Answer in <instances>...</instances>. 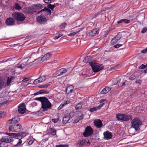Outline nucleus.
Wrapping results in <instances>:
<instances>
[{
	"label": "nucleus",
	"instance_id": "1",
	"mask_svg": "<svg viewBox=\"0 0 147 147\" xmlns=\"http://www.w3.org/2000/svg\"><path fill=\"white\" fill-rule=\"evenodd\" d=\"M44 61V60L42 59V58L39 57L37 59L35 60L34 61H33L32 62H30L28 64H26V63H24L18 65L13 68H9L6 70V71L5 72L9 73H12L14 72L13 74H17L19 73V72L18 71H20V70L24 69L27 65L28 66H31L32 64L34 63L35 62L36 64H38L42 63Z\"/></svg>",
	"mask_w": 147,
	"mask_h": 147
},
{
	"label": "nucleus",
	"instance_id": "2",
	"mask_svg": "<svg viewBox=\"0 0 147 147\" xmlns=\"http://www.w3.org/2000/svg\"><path fill=\"white\" fill-rule=\"evenodd\" d=\"M19 119L17 117H15L8 121V123L9 125L8 130L9 132L12 131L16 132H19L22 129V126L21 124L18 123Z\"/></svg>",
	"mask_w": 147,
	"mask_h": 147
},
{
	"label": "nucleus",
	"instance_id": "3",
	"mask_svg": "<svg viewBox=\"0 0 147 147\" xmlns=\"http://www.w3.org/2000/svg\"><path fill=\"white\" fill-rule=\"evenodd\" d=\"M6 134L8 136H12L13 138L18 140L17 143L14 146L15 147H18L22 144V139L28 135V134L26 132H21L19 133H6Z\"/></svg>",
	"mask_w": 147,
	"mask_h": 147
},
{
	"label": "nucleus",
	"instance_id": "4",
	"mask_svg": "<svg viewBox=\"0 0 147 147\" xmlns=\"http://www.w3.org/2000/svg\"><path fill=\"white\" fill-rule=\"evenodd\" d=\"M35 100H39L41 102V108L43 109V111H47L48 109H50L51 108V104L47 98L41 97L37 98Z\"/></svg>",
	"mask_w": 147,
	"mask_h": 147
},
{
	"label": "nucleus",
	"instance_id": "5",
	"mask_svg": "<svg viewBox=\"0 0 147 147\" xmlns=\"http://www.w3.org/2000/svg\"><path fill=\"white\" fill-rule=\"evenodd\" d=\"M89 64L91 66L93 71L95 73L99 71L104 67L103 64H100L98 63L90 62Z\"/></svg>",
	"mask_w": 147,
	"mask_h": 147
},
{
	"label": "nucleus",
	"instance_id": "6",
	"mask_svg": "<svg viewBox=\"0 0 147 147\" xmlns=\"http://www.w3.org/2000/svg\"><path fill=\"white\" fill-rule=\"evenodd\" d=\"M142 124L141 121L138 118H134L131 122V127L135 128L136 131L139 130L140 126Z\"/></svg>",
	"mask_w": 147,
	"mask_h": 147
},
{
	"label": "nucleus",
	"instance_id": "7",
	"mask_svg": "<svg viewBox=\"0 0 147 147\" xmlns=\"http://www.w3.org/2000/svg\"><path fill=\"white\" fill-rule=\"evenodd\" d=\"M116 116L118 120L127 121L131 119V115L119 113L116 114Z\"/></svg>",
	"mask_w": 147,
	"mask_h": 147
},
{
	"label": "nucleus",
	"instance_id": "8",
	"mask_svg": "<svg viewBox=\"0 0 147 147\" xmlns=\"http://www.w3.org/2000/svg\"><path fill=\"white\" fill-rule=\"evenodd\" d=\"M12 16L18 21H22L24 20L25 17L24 15L21 13L14 12L12 14Z\"/></svg>",
	"mask_w": 147,
	"mask_h": 147
},
{
	"label": "nucleus",
	"instance_id": "9",
	"mask_svg": "<svg viewBox=\"0 0 147 147\" xmlns=\"http://www.w3.org/2000/svg\"><path fill=\"white\" fill-rule=\"evenodd\" d=\"M93 132V130L91 126H87L83 133V136L85 137H89L92 134Z\"/></svg>",
	"mask_w": 147,
	"mask_h": 147
},
{
	"label": "nucleus",
	"instance_id": "10",
	"mask_svg": "<svg viewBox=\"0 0 147 147\" xmlns=\"http://www.w3.org/2000/svg\"><path fill=\"white\" fill-rule=\"evenodd\" d=\"M5 136L2 137L0 139L1 141L6 143H9L12 141V137L10 136Z\"/></svg>",
	"mask_w": 147,
	"mask_h": 147
},
{
	"label": "nucleus",
	"instance_id": "11",
	"mask_svg": "<svg viewBox=\"0 0 147 147\" xmlns=\"http://www.w3.org/2000/svg\"><path fill=\"white\" fill-rule=\"evenodd\" d=\"M18 110L19 112L21 114H24L26 112V108L23 103L20 104L18 107Z\"/></svg>",
	"mask_w": 147,
	"mask_h": 147
},
{
	"label": "nucleus",
	"instance_id": "12",
	"mask_svg": "<svg viewBox=\"0 0 147 147\" xmlns=\"http://www.w3.org/2000/svg\"><path fill=\"white\" fill-rule=\"evenodd\" d=\"M103 135L104 136V138L107 140L111 139L113 137L112 133L108 131L104 132Z\"/></svg>",
	"mask_w": 147,
	"mask_h": 147
},
{
	"label": "nucleus",
	"instance_id": "13",
	"mask_svg": "<svg viewBox=\"0 0 147 147\" xmlns=\"http://www.w3.org/2000/svg\"><path fill=\"white\" fill-rule=\"evenodd\" d=\"M36 20L37 22L41 24H44L46 21L45 17L43 16H38L37 17Z\"/></svg>",
	"mask_w": 147,
	"mask_h": 147
},
{
	"label": "nucleus",
	"instance_id": "14",
	"mask_svg": "<svg viewBox=\"0 0 147 147\" xmlns=\"http://www.w3.org/2000/svg\"><path fill=\"white\" fill-rule=\"evenodd\" d=\"M98 33V30L95 29L89 31L87 33L88 36H95Z\"/></svg>",
	"mask_w": 147,
	"mask_h": 147
},
{
	"label": "nucleus",
	"instance_id": "15",
	"mask_svg": "<svg viewBox=\"0 0 147 147\" xmlns=\"http://www.w3.org/2000/svg\"><path fill=\"white\" fill-rule=\"evenodd\" d=\"M71 113V112L70 113H67L63 117V123H66L69 121L71 117L70 114Z\"/></svg>",
	"mask_w": 147,
	"mask_h": 147
},
{
	"label": "nucleus",
	"instance_id": "16",
	"mask_svg": "<svg viewBox=\"0 0 147 147\" xmlns=\"http://www.w3.org/2000/svg\"><path fill=\"white\" fill-rule=\"evenodd\" d=\"M6 23L7 25L12 26L14 24L15 22L13 18H9L6 19Z\"/></svg>",
	"mask_w": 147,
	"mask_h": 147
},
{
	"label": "nucleus",
	"instance_id": "17",
	"mask_svg": "<svg viewBox=\"0 0 147 147\" xmlns=\"http://www.w3.org/2000/svg\"><path fill=\"white\" fill-rule=\"evenodd\" d=\"M94 125L97 128H100L102 126V122L100 119H97L94 122Z\"/></svg>",
	"mask_w": 147,
	"mask_h": 147
},
{
	"label": "nucleus",
	"instance_id": "18",
	"mask_svg": "<svg viewBox=\"0 0 147 147\" xmlns=\"http://www.w3.org/2000/svg\"><path fill=\"white\" fill-rule=\"evenodd\" d=\"M41 12H43L42 14H47V15H50L51 14V11L49 9H48L46 7H45L44 9L41 10L39 12V13Z\"/></svg>",
	"mask_w": 147,
	"mask_h": 147
},
{
	"label": "nucleus",
	"instance_id": "19",
	"mask_svg": "<svg viewBox=\"0 0 147 147\" xmlns=\"http://www.w3.org/2000/svg\"><path fill=\"white\" fill-rule=\"evenodd\" d=\"M52 56V54L50 53L45 54L42 58V59L44 61H46L49 59Z\"/></svg>",
	"mask_w": 147,
	"mask_h": 147
},
{
	"label": "nucleus",
	"instance_id": "20",
	"mask_svg": "<svg viewBox=\"0 0 147 147\" xmlns=\"http://www.w3.org/2000/svg\"><path fill=\"white\" fill-rule=\"evenodd\" d=\"M74 88V86L72 85L68 86L66 88V92L67 94L70 93L73 90Z\"/></svg>",
	"mask_w": 147,
	"mask_h": 147
},
{
	"label": "nucleus",
	"instance_id": "21",
	"mask_svg": "<svg viewBox=\"0 0 147 147\" xmlns=\"http://www.w3.org/2000/svg\"><path fill=\"white\" fill-rule=\"evenodd\" d=\"M111 88L109 87H107L103 88L101 92V93L103 94H105L109 92Z\"/></svg>",
	"mask_w": 147,
	"mask_h": 147
},
{
	"label": "nucleus",
	"instance_id": "22",
	"mask_svg": "<svg viewBox=\"0 0 147 147\" xmlns=\"http://www.w3.org/2000/svg\"><path fill=\"white\" fill-rule=\"evenodd\" d=\"M86 140H83L78 141L76 144V145L78 146H82L85 144Z\"/></svg>",
	"mask_w": 147,
	"mask_h": 147
},
{
	"label": "nucleus",
	"instance_id": "23",
	"mask_svg": "<svg viewBox=\"0 0 147 147\" xmlns=\"http://www.w3.org/2000/svg\"><path fill=\"white\" fill-rule=\"evenodd\" d=\"M70 103V101L69 100L66 101L62 102L58 107V109L60 110L62 108L65 106L67 105Z\"/></svg>",
	"mask_w": 147,
	"mask_h": 147
},
{
	"label": "nucleus",
	"instance_id": "24",
	"mask_svg": "<svg viewBox=\"0 0 147 147\" xmlns=\"http://www.w3.org/2000/svg\"><path fill=\"white\" fill-rule=\"evenodd\" d=\"M121 81L120 78L119 77H117L116 79H115L113 80V84L115 85L118 84L120 83Z\"/></svg>",
	"mask_w": 147,
	"mask_h": 147
},
{
	"label": "nucleus",
	"instance_id": "25",
	"mask_svg": "<svg viewBox=\"0 0 147 147\" xmlns=\"http://www.w3.org/2000/svg\"><path fill=\"white\" fill-rule=\"evenodd\" d=\"M67 72V70L65 68H63L57 71L56 74H64Z\"/></svg>",
	"mask_w": 147,
	"mask_h": 147
},
{
	"label": "nucleus",
	"instance_id": "26",
	"mask_svg": "<svg viewBox=\"0 0 147 147\" xmlns=\"http://www.w3.org/2000/svg\"><path fill=\"white\" fill-rule=\"evenodd\" d=\"M14 78L13 76L8 77L7 78V86H9L10 84L11 83V80Z\"/></svg>",
	"mask_w": 147,
	"mask_h": 147
},
{
	"label": "nucleus",
	"instance_id": "27",
	"mask_svg": "<svg viewBox=\"0 0 147 147\" xmlns=\"http://www.w3.org/2000/svg\"><path fill=\"white\" fill-rule=\"evenodd\" d=\"M138 76L137 74H132L129 77V79L130 80H132L138 78Z\"/></svg>",
	"mask_w": 147,
	"mask_h": 147
},
{
	"label": "nucleus",
	"instance_id": "28",
	"mask_svg": "<svg viewBox=\"0 0 147 147\" xmlns=\"http://www.w3.org/2000/svg\"><path fill=\"white\" fill-rule=\"evenodd\" d=\"M130 22V20H127L126 19H123L120 20L119 21H118L117 22V23L118 24H119L120 23H121L123 22L126 24H128Z\"/></svg>",
	"mask_w": 147,
	"mask_h": 147
},
{
	"label": "nucleus",
	"instance_id": "29",
	"mask_svg": "<svg viewBox=\"0 0 147 147\" xmlns=\"http://www.w3.org/2000/svg\"><path fill=\"white\" fill-rule=\"evenodd\" d=\"M4 82L3 78L0 77V89L3 88L4 86Z\"/></svg>",
	"mask_w": 147,
	"mask_h": 147
},
{
	"label": "nucleus",
	"instance_id": "30",
	"mask_svg": "<svg viewBox=\"0 0 147 147\" xmlns=\"http://www.w3.org/2000/svg\"><path fill=\"white\" fill-rule=\"evenodd\" d=\"M82 104L81 103H79L76 105L75 107V109L76 110H78L82 108Z\"/></svg>",
	"mask_w": 147,
	"mask_h": 147
},
{
	"label": "nucleus",
	"instance_id": "31",
	"mask_svg": "<svg viewBox=\"0 0 147 147\" xmlns=\"http://www.w3.org/2000/svg\"><path fill=\"white\" fill-rule=\"evenodd\" d=\"M118 42V41L116 39L115 37H114L112 39L111 41L110 42V44L111 45H112L116 44Z\"/></svg>",
	"mask_w": 147,
	"mask_h": 147
},
{
	"label": "nucleus",
	"instance_id": "32",
	"mask_svg": "<svg viewBox=\"0 0 147 147\" xmlns=\"http://www.w3.org/2000/svg\"><path fill=\"white\" fill-rule=\"evenodd\" d=\"M50 131L51 134L53 136L55 135L56 134V132L55 129L53 128H50Z\"/></svg>",
	"mask_w": 147,
	"mask_h": 147
},
{
	"label": "nucleus",
	"instance_id": "33",
	"mask_svg": "<svg viewBox=\"0 0 147 147\" xmlns=\"http://www.w3.org/2000/svg\"><path fill=\"white\" fill-rule=\"evenodd\" d=\"M41 82H42V80H41L40 78H38L34 81L33 84H36Z\"/></svg>",
	"mask_w": 147,
	"mask_h": 147
},
{
	"label": "nucleus",
	"instance_id": "34",
	"mask_svg": "<svg viewBox=\"0 0 147 147\" xmlns=\"http://www.w3.org/2000/svg\"><path fill=\"white\" fill-rule=\"evenodd\" d=\"M14 8L17 10H20L21 9L22 7L20 5L17 3H16L14 6Z\"/></svg>",
	"mask_w": 147,
	"mask_h": 147
},
{
	"label": "nucleus",
	"instance_id": "35",
	"mask_svg": "<svg viewBox=\"0 0 147 147\" xmlns=\"http://www.w3.org/2000/svg\"><path fill=\"white\" fill-rule=\"evenodd\" d=\"M80 31V30H79L78 31H76L75 32H73L70 33L69 34H67V35L69 36H74L76 34L78 33V32H79Z\"/></svg>",
	"mask_w": 147,
	"mask_h": 147
},
{
	"label": "nucleus",
	"instance_id": "36",
	"mask_svg": "<svg viewBox=\"0 0 147 147\" xmlns=\"http://www.w3.org/2000/svg\"><path fill=\"white\" fill-rule=\"evenodd\" d=\"M98 110L97 107L92 108L90 109L89 111L91 112H93L94 111H96Z\"/></svg>",
	"mask_w": 147,
	"mask_h": 147
},
{
	"label": "nucleus",
	"instance_id": "37",
	"mask_svg": "<svg viewBox=\"0 0 147 147\" xmlns=\"http://www.w3.org/2000/svg\"><path fill=\"white\" fill-rule=\"evenodd\" d=\"M115 37L118 41L121 38V34H119L117 35Z\"/></svg>",
	"mask_w": 147,
	"mask_h": 147
},
{
	"label": "nucleus",
	"instance_id": "38",
	"mask_svg": "<svg viewBox=\"0 0 147 147\" xmlns=\"http://www.w3.org/2000/svg\"><path fill=\"white\" fill-rule=\"evenodd\" d=\"M55 7V6L54 5H52L51 4H49L47 5V7L52 10L53 9V8Z\"/></svg>",
	"mask_w": 147,
	"mask_h": 147
},
{
	"label": "nucleus",
	"instance_id": "39",
	"mask_svg": "<svg viewBox=\"0 0 147 147\" xmlns=\"http://www.w3.org/2000/svg\"><path fill=\"white\" fill-rule=\"evenodd\" d=\"M69 145L67 144H60L59 145H57L56 147H68Z\"/></svg>",
	"mask_w": 147,
	"mask_h": 147
},
{
	"label": "nucleus",
	"instance_id": "40",
	"mask_svg": "<svg viewBox=\"0 0 147 147\" xmlns=\"http://www.w3.org/2000/svg\"><path fill=\"white\" fill-rule=\"evenodd\" d=\"M39 92H40V94H48L49 92H47V91L45 90H42L39 91Z\"/></svg>",
	"mask_w": 147,
	"mask_h": 147
},
{
	"label": "nucleus",
	"instance_id": "41",
	"mask_svg": "<svg viewBox=\"0 0 147 147\" xmlns=\"http://www.w3.org/2000/svg\"><path fill=\"white\" fill-rule=\"evenodd\" d=\"M63 36V34H59L58 36H56L54 37V38L55 39H57L59 38L60 37H61Z\"/></svg>",
	"mask_w": 147,
	"mask_h": 147
},
{
	"label": "nucleus",
	"instance_id": "42",
	"mask_svg": "<svg viewBox=\"0 0 147 147\" xmlns=\"http://www.w3.org/2000/svg\"><path fill=\"white\" fill-rule=\"evenodd\" d=\"M39 78H41V80H42V82L45 80L46 77L45 75H43Z\"/></svg>",
	"mask_w": 147,
	"mask_h": 147
},
{
	"label": "nucleus",
	"instance_id": "43",
	"mask_svg": "<svg viewBox=\"0 0 147 147\" xmlns=\"http://www.w3.org/2000/svg\"><path fill=\"white\" fill-rule=\"evenodd\" d=\"M142 81L140 79L137 80L135 82V83L137 84H138L139 85H141L142 84Z\"/></svg>",
	"mask_w": 147,
	"mask_h": 147
},
{
	"label": "nucleus",
	"instance_id": "44",
	"mask_svg": "<svg viewBox=\"0 0 147 147\" xmlns=\"http://www.w3.org/2000/svg\"><path fill=\"white\" fill-rule=\"evenodd\" d=\"M80 115L77 117V118H78V119H79V120L82 119H83V113H80Z\"/></svg>",
	"mask_w": 147,
	"mask_h": 147
},
{
	"label": "nucleus",
	"instance_id": "45",
	"mask_svg": "<svg viewBox=\"0 0 147 147\" xmlns=\"http://www.w3.org/2000/svg\"><path fill=\"white\" fill-rule=\"evenodd\" d=\"M89 57L88 56L86 57L84 59L83 61L84 62H88L89 61Z\"/></svg>",
	"mask_w": 147,
	"mask_h": 147
},
{
	"label": "nucleus",
	"instance_id": "46",
	"mask_svg": "<svg viewBox=\"0 0 147 147\" xmlns=\"http://www.w3.org/2000/svg\"><path fill=\"white\" fill-rule=\"evenodd\" d=\"M5 113L4 112H0V118L3 117L5 115Z\"/></svg>",
	"mask_w": 147,
	"mask_h": 147
},
{
	"label": "nucleus",
	"instance_id": "47",
	"mask_svg": "<svg viewBox=\"0 0 147 147\" xmlns=\"http://www.w3.org/2000/svg\"><path fill=\"white\" fill-rule=\"evenodd\" d=\"M105 105V103H102L100 105H99L98 107H97V108H98V109H100V108L102 107Z\"/></svg>",
	"mask_w": 147,
	"mask_h": 147
},
{
	"label": "nucleus",
	"instance_id": "48",
	"mask_svg": "<svg viewBox=\"0 0 147 147\" xmlns=\"http://www.w3.org/2000/svg\"><path fill=\"white\" fill-rule=\"evenodd\" d=\"M66 25V24L65 23H63L59 26L60 28L61 29L62 28L65 27Z\"/></svg>",
	"mask_w": 147,
	"mask_h": 147
},
{
	"label": "nucleus",
	"instance_id": "49",
	"mask_svg": "<svg viewBox=\"0 0 147 147\" xmlns=\"http://www.w3.org/2000/svg\"><path fill=\"white\" fill-rule=\"evenodd\" d=\"M36 8L38 9H41L42 7V6L40 4H38L36 5Z\"/></svg>",
	"mask_w": 147,
	"mask_h": 147
},
{
	"label": "nucleus",
	"instance_id": "50",
	"mask_svg": "<svg viewBox=\"0 0 147 147\" xmlns=\"http://www.w3.org/2000/svg\"><path fill=\"white\" fill-rule=\"evenodd\" d=\"M146 68V67L145 65L143 64H142L139 67V68L140 69H144Z\"/></svg>",
	"mask_w": 147,
	"mask_h": 147
},
{
	"label": "nucleus",
	"instance_id": "51",
	"mask_svg": "<svg viewBox=\"0 0 147 147\" xmlns=\"http://www.w3.org/2000/svg\"><path fill=\"white\" fill-rule=\"evenodd\" d=\"M122 45L121 44H117L114 46V47L116 48H117L121 47Z\"/></svg>",
	"mask_w": 147,
	"mask_h": 147
},
{
	"label": "nucleus",
	"instance_id": "52",
	"mask_svg": "<svg viewBox=\"0 0 147 147\" xmlns=\"http://www.w3.org/2000/svg\"><path fill=\"white\" fill-rule=\"evenodd\" d=\"M34 141L33 140H30L28 142V145H31L33 143Z\"/></svg>",
	"mask_w": 147,
	"mask_h": 147
},
{
	"label": "nucleus",
	"instance_id": "53",
	"mask_svg": "<svg viewBox=\"0 0 147 147\" xmlns=\"http://www.w3.org/2000/svg\"><path fill=\"white\" fill-rule=\"evenodd\" d=\"M59 119H52V121L54 123H56L58 122Z\"/></svg>",
	"mask_w": 147,
	"mask_h": 147
},
{
	"label": "nucleus",
	"instance_id": "54",
	"mask_svg": "<svg viewBox=\"0 0 147 147\" xmlns=\"http://www.w3.org/2000/svg\"><path fill=\"white\" fill-rule=\"evenodd\" d=\"M147 31V28H145L142 29V33H144L146 32Z\"/></svg>",
	"mask_w": 147,
	"mask_h": 147
},
{
	"label": "nucleus",
	"instance_id": "55",
	"mask_svg": "<svg viewBox=\"0 0 147 147\" xmlns=\"http://www.w3.org/2000/svg\"><path fill=\"white\" fill-rule=\"evenodd\" d=\"M44 1L45 3H51V0H44Z\"/></svg>",
	"mask_w": 147,
	"mask_h": 147
},
{
	"label": "nucleus",
	"instance_id": "56",
	"mask_svg": "<svg viewBox=\"0 0 147 147\" xmlns=\"http://www.w3.org/2000/svg\"><path fill=\"white\" fill-rule=\"evenodd\" d=\"M29 80V79L28 78H25V79H24L22 80V82H26L28 81Z\"/></svg>",
	"mask_w": 147,
	"mask_h": 147
},
{
	"label": "nucleus",
	"instance_id": "57",
	"mask_svg": "<svg viewBox=\"0 0 147 147\" xmlns=\"http://www.w3.org/2000/svg\"><path fill=\"white\" fill-rule=\"evenodd\" d=\"M147 52V50H146V49H145V50H143L141 51V52L143 53H144Z\"/></svg>",
	"mask_w": 147,
	"mask_h": 147
},
{
	"label": "nucleus",
	"instance_id": "58",
	"mask_svg": "<svg viewBox=\"0 0 147 147\" xmlns=\"http://www.w3.org/2000/svg\"><path fill=\"white\" fill-rule=\"evenodd\" d=\"M79 119H78V118H77L76 119L75 121H74V122L75 123H76L78 122L79 121Z\"/></svg>",
	"mask_w": 147,
	"mask_h": 147
},
{
	"label": "nucleus",
	"instance_id": "59",
	"mask_svg": "<svg viewBox=\"0 0 147 147\" xmlns=\"http://www.w3.org/2000/svg\"><path fill=\"white\" fill-rule=\"evenodd\" d=\"M90 143L89 142V141H86V142L85 143V144H86L88 146V145H90Z\"/></svg>",
	"mask_w": 147,
	"mask_h": 147
},
{
	"label": "nucleus",
	"instance_id": "60",
	"mask_svg": "<svg viewBox=\"0 0 147 147\" xmlns=\"http://www.w3.org/2000/svg\"><path fill=\"white\" fill-rule=\"evenodd\" d=\"M50 83H49L48 84H46L45 85H44L45 88H47V87L50 86Z\"/></svg>",
	"mask_w": 147,
	"mask_h": 147
},
{
	"label": "nucleus",
	"instance_id": "61",
	"mask_svg": "<svg viewBox=\"0 0 147 147\" xmlns=\"http://www.w3.org/2000/svg\"><path fill=\"white\" fill-rule=\"evenodd\" d=\"M38 88H45V86L44 85L39 86H38Z\"/></svg>",
	"mask_w": 147,
	"mask_h": 147
},
{
	"label": "nucleus",
	"instance_id": "62",
	"mask_svg": "<svg viewBox=\"0 0 147 147\" xmlns=\"http://www.w3.org/2000/svg\"><path fill=\"white\" fill-rule=\"evenodd\" d=\"M4 144V143L2 142H0V147H2V146Z\"/></svg>",
	"mask_w": 147,
	"mask_h": 147
},
{
	"label": "nucleus",
	"instance_id": "63",
	"mask_svg": "<svg viewBox=\"0 0 147 147\" xmlns=\"http://www.w3.org/2000/svg\"><path fill=\"white\" fill-rule=\"evenodd\" d=\"M119 65H117V66H115V67H113V69H117L118 68V67Z\"/></svg>",
	"mask_w": 147,
	"mask_h": 147
},
{
	"label": "nucleus",
	"instance_id": "64",
	"mask_svg": "<svg viewBox=\"0 0 147 147\" xmlns=\"http://www.w3.org/2000/svg\"><path fill=\"white\" fill-rule=\"evenodd\" d=\"M39 94H40V92H39V91L38 92H37L35 93H34V95H35V96H36V95H37Z\"/></svg>",
	"mask_w": 147,
	"mask_h": 147
}]
</instances>
